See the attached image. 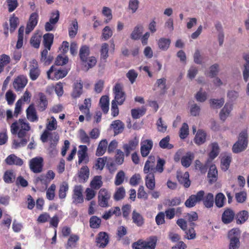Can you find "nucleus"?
<instances>
[{
  "label": "nucleus",
  "mask_w": 249,
  "mask_h": 249,
  "mask_svg": "<svg viewBox=\"0 0 249 249\" xmlns=\"http://www.w3.org/2000/svg\"><path fill=\"white\" fill-rule=\"evenodd\" d=\"M11 132L13 135L17 134L19 140H14L12 147L18 149L25 146L30 139L29 131L31 129L30 124L25 119H19L12 123L10 126Z\"/></svg>",
  "instance_id": "f257e3e1"
},
{
  "label": "nucleus",
  "mask_w": 249,
  "mask_h": 249,
  "mask_svg": "<svg viewBox=\"0 0 249 249\" xmlns=\"http://www.w3.org/2000/svg\"><path fill=\"white\" fill-rule=\"evenodd\" d=\"M241 231L238 228L232 229L229 231L228 239L229 245L228 249H239L241 243L240 241Z\"/></svg>",
  "instance_id": "f03ea898"
},
{
  "label": "nucleus",
  "mask_w": 249,
  "mask_h": 249,
  "mask_svg": "<svg viewBox=\"0 0 249 249\" xmlns=\"http://www.w3.org/2000/svg\"><path fill=\"white\" fill-rule=\"evenodd\" d=\"M247 133L242 131L240 133L238 141L233 145L232 151L235 153H239L244 150L248 145Z\"/></svg>",
  "instance_id": "7ed1b4c3"
},
{
  "label": "nucleus",
  "mask_w": 249,
  "mask_h": 249,
  "mask_svg": "<svg viewBox=\"0 0 249 249\" xmlns=\"http://www.w3.org/2000/svg\"><path fill=\"white\" fill-rule=\"evenodd\" d=\"M67 73V70L57 69L54 66H52L47 71V77L48 79L57 80L65 77Z\"/></svg>",
  "instance_id": "20e7f679"
},
{
  "label": "nucleus",
  "mask_w": 249,
  "mask_h": 249,
  "mask_svg": "<svg viewBox=\"0 0 249 249\" xmlns=\"http://www.w3.org/2000/svg\"><path fill=\"white\" fill-rule=\"evenodd\" d=\"M111 197L110 193L105 188H102L98 192V203L103 208L109 207L108 201Z\"/></svg>",
  "instance_id": "39448f33"
},
{
  "label": "nucleus",
  "mask_w": 249,
  "mask_h": 249,
  "mask_svg": "<svg viewBox=\"0 0 249 249\" xmlns=\"http://www.w3.org/2000/svg\"><path fill=\"white\" fill-rule=\"evenodd\" d=\"M115 94V99L112 101L118 103L120 105H122L125 99V94L123 91V86L120 83H116L113 89Z\"/></svg>",
  "instance_id": "423d86ee"
},
{
  "label": "nucleus",
  "mask_w": 249,
  "mask_h": 249,
  "mask_svg": "<svg viewBox=\"0 0 249 249\" xmlns=\"http://www.w3.org/2000/svg\"><path fill=\"white\" fill-rule=\"evenodd\" d=\"M203 191H198L196 195H192L185 202V206L187 208H192L194 207L197 203L201 201L203 197Z\"/></svg>",
  "instance_id": "0eeeda50"
},
{
  "label": "nucleus",
  "mask_w": 249,
  "mask_h": 249,
  "mask_svg": "<svg viewBox=\"0 0 249 249\" xmlns=\"http://www.w3.org/2000/svg\"><path fill=\"white\" fill-rule=\"evenodd\" d=\"M79 149L77 152L78 158V164L80 165L82 163L87 164L89 161V158L88 155V147L86 145H81L79 146Z\"/></svg>",
  "instance_id": "6e6552de"
},
{
  "label": "nucleus",
  "mask_w": 249,
  "mask_h": 249,
  "mask_svg": "<svg viewBox=\"0 0 249 249\" xmlns=\"http://www.w3.org/2000/svg\"><path fill=\"white\" fill-rule=\"evenodd\" d=\"M43 159L42 158H35L30 161V168L34 173H40L42 170Z\"/></svg>",
  "instance_id": "1a4fd4ad"
},
{
  "label": "nucleus",
  "mask_w": 249,
  "mask_h": 249,
  "mask_svg": "<svg viewBox=\"0 0 249 249\" xmlns=\"http://www.w3.org/2000/svg\"><path fill=\"white\" fill-rule=\"evenodd\" d=\"M83 187L81 185H76L73 189V194L72 196L73 202L75 204L82 203L84 201L83 196Z\"/></svg>",
  "instance_id": "9d476101"
},
{
  "label": "nucleus",
  "mask_w": 249,
  "mask_h": 249,
  "mask_svg": "<svg viewBox=\"0 0 249 249\" xmlns=\"http://www.w3.org/2000/svg\"><path fill=\"white\" fill-rule=\"evenodd\" d=\"M38 15L36 12L31 14L29 21L27 24L25 30L26 34H29L36 25L38 22Z\"/></svg>",
  "instance_id": "9b49d317"
},
{
  "label": "nucleus",
  "mask_w": 249,
  "mask_h": 249,
  "mask_svg": "<svg viewBox=\"0 0 249 249\" xmlns=\"http://www.w3.org/2000/svg\"><path fill=\"white\" fill-rule=\"evenodd\" d=\"M109 242L108 234L106 232H100L96 237V243L99 248H104Z\"/></svg>",
  "instance_id": "f8f14e48"
},
{
  "label": "nucleus",
  "mask_w": 249,
  "mask_h": 249,
  "mask_svg": "<svg viewBox=\"0 0 249 249\" xmlns=\"http://www.w3.org/2000/svg\"><path fill=\"white\" fill-rule=\"evenodd\" d=\"M27 78L24 75H19L15 79L13 87L16 91H21L27 85Z\"/></svg>",
  "instance_id": "ddd939ff"
},
{
  "label": "nucleus",
  "mask_w": 249,
  "mask_h": 249,
  "mask_svg": "<svg viewBox=\"0 0 249 249\" xmlns=\"http://www.w3.org/2000/svg\"><path fill=\"white\" fill-rule=\"evenodd\" d=\"M235 216V213L231 209L227 208L222 214L221 220L224 224H228L233 220Z\"/></svg>",
  "instance_id": "4468645a"
},
{
  "label": "nucleus",
  "mask_w": 249,
  "mask_h": 249,
  "mask_svg": "<svg viewBox=\"0 0 249 249\" xmlns=\"http://www.w3.org/2000/svg\"><path fill=\"white\" fill-rule=\"evenodd\" d=\"M153 143L151 140H146L141 142V153L143 157H147L153 147Z\"/></svg>",
  "instance_id": "2eb2a0df"
},
{
  "label": "nucleus",
  "mask_w": 249,
  "mask_h": 249,
  "mask_svg": "<svg viewBox=\"0 0 249 249\" xmlns=\"http://www.w3.org/2000/svg\"><path fill=\"white\" fill-rule=\"evenodd\" d=\"M144 166L143 172L144 174L149 175L150 174H154L156 172L155 167V158L154 157L150 156L148 158Z\"/></svg>",
  "instance_id": "dca6fc26"
},
{
  "label": "nucleus",
  "mask_w": 249,
  "mask_h": 249,
  "mask_svg": "<svg viewBox=\"0 0 249 249\" xmlns=\"http://www.w3.org/2000/svg\"><path fill=\"white\" fill-rule=\"evenodd\" d=\"M30 65V77L32 80H36L40 75L38 64L35 59L32 60Z\"/></svg>",
  "instance_id": "f3484780"
},
{
  "label": "nucleus",
  "mask_w": 249,
  "mask_h": 249,
  "mask_svg": "<svg viewBox=\"0 0 249 249\" xmlns=\"http://www.w3.org/2000/svg\"><path fill=\"white\" fill-rule=\"evenodd\" d=\"M139 142V139L135 137L132 140H130L128 143L123 145V148L126 156H128L130 152L136 149L138 145Z\"/></svg>",
  "instance_id": "a211bd4d"
},
{
  "label": "nucleus",
  "mask_w": 249,
  "mask_h": 249,
  "mask_svg": "<svg viewBox=\"0 0 249 249\" xmlns=\"http://www.w3.org/2000/svg\"><path fill=\"white\" fill-rule=\"evenodd\" d=\"M177 178L178 182L182 184L184 187L188 188L191 184V181L189 179V174L188 172L184 173L178 172L177 175Z\"/></svg>",
  "instance_id": "6ab92c4d"
},
{
  "label": "nucleus",
  "mask_w": 249,
  "mask_h": 249,
  "mask_svg": "<svg viewBox=\"0 0 249 249\" xmlns=\"http://www.w3.org/2000/svg\"><path fill=\"white\" fill-rule=\"evenodd\" d=\"M203 204L204 206L207 208H211L213 207L214 203V197L213 194L211 193L205 194L203 191V197L201 199Z\"/></svg>",
  "instance_id": "aec40b11"
},
{
  "label": "nucleus",
  "mask_w": 249,
  "mask_h": 249,
  "mask_svg": "<svg viewBox=\"0 0 249 249\" xmlns=\"http://www.w3.org/2000/svg\"><path fill=\"white\" fill-rule=\"evenodd\" d=\"M5 161L6 164L9 165H16L17 166H21L23 164L22 160L15 154L9 155L6 158Z\"/></svg>",
  "instance_id": "412c9836"
},
{
  "label": "nucleus",
  "mask_w": 249,
  "mask_h": 249,
  "mask_svg": "<svg viewBox=\"0 0 249 249\" xmlns=\"http://www.w3.org/2000/svg\"><path fill=\"white\" fill-rule=\"evenodd\" d=\"M26 116L29 121L34 122L38 121V116L33 105H31L26 109Z\"/></svg>",
  "instance_id": "4be33fe9"
},
{
  "label": "nucleus",
  "mask_w": 249,
  "mask_h": 249,
  "mask_svg": "<svg viewBox=\"0 0 249 249\" xmlns=\"http://www.w3.org/2000/svg\"><path fill=\"white\" fill-rule=\"evenodd\" d=\"M218 172L215 165H212L208 173V178L210 183L213 184L216 182L217 179Z\"/></svg>",
  "instance_id": "5701e85b"
},
{
  "label": "nucleus",
  "mask_w": 249,
  "mask_h": 249,
  "mask_svg": "<svg viewBox=\"0 0 249 249\" xmlns=\"http://www.w3.org/2000/svg\"><path fill=\"white\" fill-rule=\"evenodd\" d=\"M232 109V105L226 103L223 108L221 110L219 116L221 120L224 121L229 116L230 112Z\"/></svg>",
  "instance_id": "b1692460"
},
{
  "label": "nucleus",
  "mask_w": 249,
  "mask_h": 249,
  "mask_svg": "<svg viewBox=\"0 0 249 249\" xmlns=\"http://www.w3.org/2000/svg\"><path fill=\"white\" fill-rule=\"evenodd\" d=\"M133 222L137 226L141 227L144 224V218L142 215L137 212L136 210L133 211L132 213Z\"/></svg>",
  "instance_id": "393cba45"
},
{
  "label": "nucleus",
  "mask_w": 249,
  "mask_h": 249,
  "mask_svg": "<svg viewBox=\"0 0 249 249\" xmlns=\"http://www.w3.org/2000/svg\"><path fill=\"white\" fill-rule=\"evenodd\" d=\"M39 100L38 102V109L40 111H43L46 109L48 106V100L46 96L42 93L38 94Z\"/></svg>",
  "instance_id": "a878e982"
},
{
  "label": "nucleus",
  "mask_w": 249,
  "mask_h": 249,
  "mask_svg": "<svg viewBox=\"0 0 249 249\" xmlns=\"http://www.w3.org/2000/svg\"><path fill=\"white\" fill-rule=\"evenodd\" d=\"M194 159V154L191 152H187L181 159L182 165L186 168L189 167Z\"/></svg>",
  "instance_id": "bb28decb"
},
{
  "label": "nucleus",
  "mask_w": 249,
  "mask_h": 249,
  "mask_svg": "<svg viewBox=\"0 0 249 249\" xmlns=\"http://www.w3.org/2000/svg\"><path fill=\"white\" fill-rule=\"evenodd\" d=\"M111 126L113 128L114 134L116 135L123 131L124 125L122 121L117 120L112 122Z\"/></svg>",
  "instance_id": "cd10ccee"
},
{
  "label": "nucleus",
  "mask_w": 249,
  "mask_h": 249,
  "mask_svg": "<svg viewBox=\"0 0 249 249\" xmlns=\"http://www.w3.org/2000/svg\"><path fill=\"white\" fill-rule=\"evenodd\" d=\"M83 84L82 81H77L74 84L73 90L72 93V96L73 98L79 97L82 93Z\"/></svg>",
  "instance_id": "c85d7f7f"
},
{
  "label": "nucleus",
  "mask_w": 249,
  "mask_h": 249,
  "mask_svg": "<svg viewBox=\"0 0 249 249\" xmlns=\"http://www.w3.org/2000/svg\"><path fill=\"white\" fill-rule=\"evenodd\" d=\"M235 216L236 223L242 224L244 223L249 218V213L246 211H241L237 213Z\"/></svg>",
  "instance_id": "c756f323"
},
{
  "label": "nucleus",
  "mask_w": 249,
  "mask_h": 249,
  "mask_svg": "<svg viewBox=\"0 0 249 249\" xmlns=\"http://www.w3.org/2000/svg\"><path fill=\"white\" fill-rule=\"evenodd\" d=\"M158 45L159 49L162 51H166L170 47L171 40L165 37L160 38L158 42Z\"/></svg>",
  "instance_id": "7c9ffc66"
},
{
  "label": "nucleus",
  "mask_w": 249,
  "mask_h": 249,
  "mask_svg": "<svg viewBox=\"0 0 249 249\" xmlns=\"http://www.w3.org/2000/svg\"><path fill=\"white\" fill-rule=\"evenodd\" d=\"M107 141L106 139H104L100 141L97 147L96 155L101 156L104 154L107 148Z\"/></svg>",
  "instance_id": "2f4dec72"
},
{
  "label": "nucleus",
  "mask_w": 249,
  "mask_h": 249,
  "mask_svg": "<svg viewBox=\"0 0 249 249\" xmlns=\"http://www.w3.org/2000/svg\"><path fill=\"white\" fill-rule=\"evenodd\" d=\"M125 196V190L124 187L117 188L113 195V199L116 201L123 199Z\"/></svg>",
  "instance_id": "473e14b6"
},
{
  "label": "nucleus",
  "mask_w": 249,
  "mask_h": 249,
  "mask_svg": "<svg viewBox=\"0 0 249 249\" xmlns=\"http://www.w3.org/2000/svg\"><path fill=\"white\" fill-rule=\"evenodd\" d=\"M206 134L204 131L198 130L194 139L195 142L198 145L203 144L206 141Z\"/></svg>",
  "instance_id": "72a5a7b5"
},
{
  "label": "nucleus",
  "mask_w": 249,
  "mask_h": 249,
  "mask_svg": "<svg viewBox=\"0 0 249 249\" xmlns=\"http://www.w3.org/2000/svg\"><path fill=\"white\" fill-rule=\"evenodd\" d=\"M89 53V47L87 45L82 46L79 51V56L81 60L83 62H86Z\"/></svg>",
  "instance_id": "f704fd0d"
},
{
  "label": "nucleus",
  "mask_w": 249,
  "mask_h": 249,
  "mask_svg": "<svg viewBox=\"0 0 249 249\" xmlns=\"http://www.w3.org/2000/svg\"><path fill=\"white\" fill-rule=\"evenodd\" d=\"M100 105L101 107L105 114L107 113L109 109V97L107 95L101 97L100 99Z\"/></svg>",
  "instance_id": "c9c22d12"
},
{
  "label": "nucleus",
  "mask_w": 249,
  "mask_h": 249,
  "mask_svg": "<svg viewBox=\"0 0 249 249\" xmlns=\"http://www.w3.org/2000/svg\"><path fill=\"white\" fill-rule=\"evenodd\" d=\"M102 179L101 176H95L90 183L91 188L95 190L99 189L103 185Z\"/></svg>",
  "instance_id": "e433bc0d"
},
{
  "label": "nucleus",
  "mask_w": 249,
  "mask_h": 249,
  "mask_svg": "<svg viewBox=\"0 0 249 249\" xmlns=\"http://www.w3.org/2000/svg\"><path fill=\"white\" fill-rule=\"evenodd\" d=\"M157 241V237L151 236L146 241L143 240L145 249H155Z\"/></svg>",
  "instance_id": "4c0bfd02"
},
{
  "label": "nucleus",
  "mask_w": 249,
  "mask_h": 249,
  "mask_svg": "<svg viewBox=\"0 0 249 249\" xmlns=\"http://www.w3.org/2000/svg\"><path fill=\"white\" fill-rule=\"evenodd\" d=\"M79 237L75 234H71L70 235L66 248L67 249H72L76 247V242L79 240Z\"/></svg>",
  "instance_id": "58836bf2"
},
{
  "label": "nucleus",
  "mask_w": 249,
  "mask_h": 249,
  "mask_svg": "<svg viewBox=\"0 0 249 249\" xmlns=\"http://www.w3.org/2000/svg\"><path fill=\"white\" fill-rule=\"evenodd\" d=\"M145 185L147 188L153 190L155 187V176L154 174L147 175L145 178Z\"/></svg>",
  "instance_id": "ea45409f"
},
{
  "label": "nucleus",
  "mask_w": 249,
  "mask_h": 249,
  "mask_svg": "<svg viewBox=\"0 0 249 249\" xmlns=\"http://www.w3.org/2000/svg\"><path fill=\"white\" fill-rule=\"evenodd\" d=\"M109 45L107 43H104L101 45L100 49V58L101 60L106 61L108 57Z\"/></svg>",
  "instance_id": "a19ab883"
},
{
  "label": "nucleus",
  "mask_w": 249,
  "mask_h": 249,
  "mask_svg": "<svg viewBox=\"0 0 249 249\" xmlns=\"http://www.w3.org/2000/svg\"><path fill=\"white\" fill-rule=\"evenodd\" d=\"M53 35L52 34L47 33L43 36V44L45 47L50 50L53 44Z\"/></svg>",
  "instance_id": "79ce46f5"
},
{
  "label": "nucleus",
  "mask_w": 249,
  "mask_h": 249,
  "mask_svg": "<svg viewBox=\"0 0 249 249\" xmlns=\"http://www.w3.org/2000/svg\"><path fill=\"white\" fill-rule=\"evenodd\" d=\"M89 170L87 166H83L79 172V178L83 182L86 181L89 178Z\"/></svg>",
  "instance_id": "37998d69"
},
{
  "label": "nucleus",
  "mask_w": 249,
  "mask_h": 249,
  "mask_svg": "<svg viewBox=\"0 0 249 249\" xmlns=\"http://www.w3.org/2000/svg\"><path fill=\"white\" fill-rule=\"evenodd\" d=\"M34 183L37 184H43L45 185V189L47 188L48 184L50 183V179L44 175H41L36 177L34 180Z\"/></svg>",
  "instance_id": "c03bdc74"
},
{
  "label": "nucleus",
  "mask_w": 249,
  "mask_h": 249,
  "mask_svg": "<svg viewBox=\"0 0 249 249\" xmlns=\"http://www.w3.org/2000/svg\"><path fill=\"white\" fill-rule=\"evenodd\" d=\"M143 26L142 25H137L134 28L130 35V37L133 40H138L142 33Z\"/></svg>",
  "instance_id": "a18cd8bd"
},
{
  "label": "nucleus",
  "mask_w": 249,
  "mask_h": 249,
  "mask_svg": "<svg viewBox=\"0 0 249 249\" xmlns=\"http://www.w3.org/2000/svg\"><path fill=\"white\" fill-rule=\"evenodd\" d=\"M78 28V22L76 19L72 21L71 26L69 29V35L71 38H74L77 33Z\"/></svg>",
  "instance_id": "49530a36"
},
{
  "label": "nucleus",
  "mask_w": 249,
  "mask_h": 249,
  "mask_svg": "<svg viewBox=\"0 0 249 249\" xmlns=\"http://www.w3.org/2000/svg\"><path fill=\"white\" fill-rule=\"evenodd\" d=\"M146 112V108L143 107L137 109L134 108L131 110V115L133 118L137 119L142 116Z\"/></svg>",
  "instance_id": "de8ad7c7"
},
{
  "label": "nucleus",
  "mask_w": 249,
  "mask_h": 249,
  "mask_svg": "<svg viewBox=\"0 0 249 249\" xmlns=\"http://www.w3.org/2000/svg\"><path fill=\"white\" fill-rule=\"evenodd\" d=\"M69 190L68 184L66 182H63L60 186L58 196L60 199H64L66 197L67 192Z\"/></svg>",
  "instance_id": "09e8293b"
},
{
  "label": "nucleus",
  "mask_w": 249,
  "mask_h": 249,
  "mask_svg": "<svg viewBox=\"0 0 249 249\" xmlns=\"http://www.w3.org/2000/svg\"><path fill=\"white\" fill-rule=\"evenodd\" d=\"M226 197L222 193H218L215 197V204L219 208H222L224 206V202Z\"/></svg>",
  "instance_id": "8fccbe9b"
},
{
  "label": "nucleus",
  "mask_w": 249,
  "mask_h": 249,
  "mask_svg": "<svg viewBox=\"0 0 249 249\" xmlns=\"http://www.w3.org/2000/svg\"><path fill=\"white\" fill-rule=\"evenodd\" d=\"M170 137L167 136L165 138L162 139L159 142V146L163 149H171L174 147V145L169 143Z\"/></svg>",
  "instance_id": "3c124183"
},
{
  "label": "nucleus",
  "mask_w": 249,
  "mask_h": 249,
  "mask_svg": "<svg viewBox=\"0 0 249 249\" xmlns=\"http://www.w3.org/2000/svg\"><path fill=\"white\" fill-rule=\"evenodd\" d=\"M219 153V148L218 144L216 142L212 144V150L209 153V160L212 161L215 159Z\"/></svg>",
  "instance_id": "603ef678"
},
{
  "label": "nucleus",
  "mask_w": 249,
  "mask_h": 249,
  "mask_svg": "<svg viewBox=\"0 0 249 249\" xmlns=\"http://www.w3.org/2000/svg\"><path fill=\"white\" fill-rule=\"evenodd\" d=\"M15 175L14 173L11 170L6 171L3 176V180L7 183H12L15 178Z\"/></svg>",
  "instance_id": "864d4df0"
},
{
  "label": "nucleus",
  "mask_w": 249,
  "mask_h": 249,
  "mask_svg": "<svg viewBox=\"0 0 249 249\" xmlns=\"http://www.w3.org/2000/svg\"><path fill=\"white\" fill-rule=\"evenodd\" d=\"M231 162V157L229 156H226L223 157L221 161V165L222 169L226 171L230 166Z\"/></svg>",
  "instance_id": "5fc2aeb1"
},
{
  "label": "nucleus",
  "mask_w": 249,
  "mask_h": 249,
  "mask_svg": "<svg viewBox=\"0 0 249 249\" xmlns=\"http://www.w3.org/2000/svg\"><path fill=\"white\" fill-rule=\"evenodd\" d=\"M79 139L81 142L83 143L88 145L90 144V137L88 136L87 133L83 129H80L79 131Z\"/></svg>",
  "instance_id": "6e6d98bb"
},
{
  "label": "nucleus",
  "mask_w": 249,
  "mask_h": 249,
  "mask_svg": "<svg viewBox=\"0 0 249 249\" xmlns=\"http://www.w3.org/2000/svg\"><path fill=\"white\" fill-rule=\"evenodd\" d=\"M224 102L225 100L223 98L220 99H213L210 101L211 107L213 108H220L223 105Z\"/></svg>",
  "instance_id": "4d7b16f0"
},
{
  "label": "nucleus",
  "mask_w": 249,
  "mask_h": 249,
  "mask_svg": "<svg viewBox=\"0 0 249 249\" xmlns=\"http://www.w3.org/2000/svg\"><path fill=\"white\" fill-rule=\"evenodd\" d=\"M107 160V157H104L103 158H98L95 164V168L96 170H102L105 166L106 162Z\"/></svg>",
  "instance_id": "13d9d810"
},
{
  "label": "nucleus",
  "mask_w": 249,
  "mask_h": 249,
  "mask_svg": "<svg viewBox=\"0 0 249 249\" xmlns=\"http://www.w3.org/2000/svg\"><path fill=\"white\" fill-rule=\"evenodd\" d=\"M125 178L124 172L121 170L116 175L114 181V184L116 186H119L122 184L124 181Z\"/></svg>",
  "instance_id": "bf43d9fd"
},
{
  "label": "nucleus",
  "mask_w": 249,
  "mask_h": 249,
  "mask_svg": "<svg viewBox=\"0 0 249 249\" xmlns=\"http://www.w3.org/2000/svg\"><path fill=\"white\" fill-rule=\"evenodd\" d=\"M185 217L190 222V226H193L195 224L193 221H196L198 219V215L196 212H191L190 213H186Z\"/></svg>",
  "instance_id": "052dcab7"
},
{
  "label": "nucleus",
  "mask_w": 249,
  "mask_h": 249,
  "mask_svg": "<svg viewBox=\"0 0 249 249\" xmlns=\"http://www.w3.org/2000/svg\"><path fill=\"white\" fill-rule=\"evenodd\" d=\"M189 134L188 125L184 123L179 130V137L181 139H185Z\"/></svg>",
  "instance_id": "680f3d73"
},
{
  "label": "nucleus",
  "mask_w": 249,
  "mask_h": 249,
  "mask_svg": "<svg viewBox=\"0 0 249 249\" xmlns=\"http://www.w3.org/2000/svg\"><path fill=\"white\" fill-rule=\"evenodd\" d=\"M56 186L54 184H52L50 187L47 190L46 197L50 200H52L55 196V190Z\"/></svg>",
  "instance_id": "e2e57ef3"
},
{
  "label": "nucleus",
  "mask_w": 249,
  "mask_h": 249,
  "mask_svg": "<svg viewBox=\"0 0 249 249\" xmlns=\"http://www.w3.org/2000/svg\"><path fill=\"white\" fill-rule=\"evenodd\" d=\"M101 223V219L96 216H92L89 220L90 227L93 229L99 227Z\"/></svg>",
  "instance_id": "0e129e2a"
},
{
  "label": "nucleus",
  "mask_w": 249,
  "mask_h": 249,
  "mask_svg": "<svg viewBox=\"0 0 249 249\" xmlns=\"http://www.w3.org/2000/svg\"><path fill=\"white\" fill-rule=\"evenodd\" d=\"M140 2L139 0H129L128 9L132 13H135L138 10Z\"/></svg>",
  "instance_id": "69168bd1"
},
{
  "label": "nucleus",
  "mask_w": 249,
  "mask_h": 249,
  "mask_svg": "<svg viewBox=\"0 0 249 249\" xmlns=\"http://www.w3.org/2000/svg\"><path fill=\"white\" fill-rule=\"evenodd\" d=\"M112 35V31L109 26H107L103 29L102 36L104 40L108 39Z\"/></svg>",
  "instance_id": "338daca9"
},
{
  "label": "nucleus",
  "mask_w": 249,
  "mask_h": 249,
  "mask_svg": "<svg viewBox=\"0 0 249 249\" xmlns=\"http://www.w3.org/2000/svg\"><path fill=\"white\" fill-rule=\"evenodd\" d=\"M5 98L9 105H12L16 99V95L11 90H8L5 94Z\"/></svg>",
  "instance_id": "774afa93"
}]
</instances>
